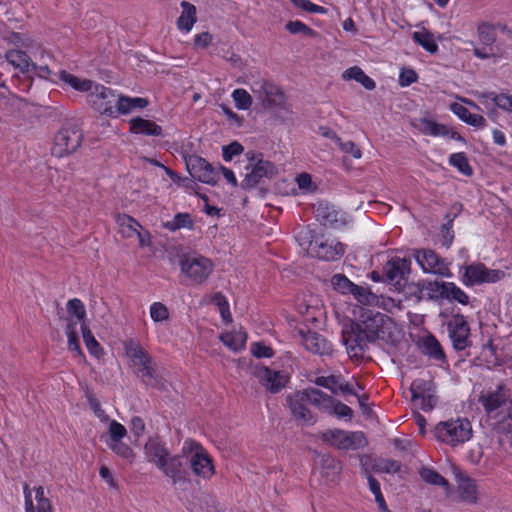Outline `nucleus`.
<instances>
[{
  "label": "nucleus",
  "instance_id": "40",
  "mask_svg": "<svg viewBox=\"0 0 512 512\" xmlns=\"http://www.w3.org/2000/svg\"><path fill=\"white\" fill-rule=\"evenodd\" d=\"M444 299L449 302H458L462 305H468L470 297L454 282H447Z\"/></svg>",
  "mask_w": 512,
  "mask_h": 512
},
{
  "label": "nucleus",
  "instance_id": "42",
  "mask_svg": "<svg viewBox=\"0 0 512 512\" xmlns=\"http://www.w3.org/2000/svg\"><path fill=\"white\" fill-rule=\"evenodd\" d=\"M447 282L430 280L423 284V289L427 291L428 298L431 300H443L445 298Z\"/></svg>",
  "mask_w": 512,
  "mask_h": 512
},
{
  "label": "nucleus",
  "instance_id": "54",
  "mask_svg": "<svg viewBox=\"0 0 512 512\" xmlns=\"http://www.w3.org/2000/svg\"><path fill=\"white\" fill-rule=\"evenodd\" d=\"M331 282L333 287L343 294L349 293L354 284L342 274L334 275L331 279Z\"/></svg>",
  "mask_w": 512,
  "mask_h": 512
},
{
  "label": "nucleus",
  "instance_id": "5",
  "mask_svg": "<svg viewBox=\"0 0 512 512\" xmlns=\"http://www.w3.org/2000/svg\"><path fill=\"white\" fill-rule=\"evenodd\" d=\"M319 437L324 444L339 450H357L368 444L362 431H346L334 428L321 432Z\"/></svg>",
  "mask_w": 512,
  "mask_h": 512
},
{
  "label": "nucleus",
  "instance_id": "11",
  "mask_svg": "<svg viewBox=\"0 0 512 512\" xmlns=\"http://www.w3.org/2000/svg\"><path fill=\"white\" fill-rule=\"evenodd\" d=\"M83 135L75 127H64L54 137L51 152L61 158L74 153L81 145Z\"/></svg>",
  "mask_w": 512,
  "mask_h": 512
},
{
  "label": "nucleus",
  "instance_id": "20",
  "mask_svg": "<svg viewBox=\"0 0 512 512\" xmlns=\"http://www.w3.org/2000/svg\"><path fill=\"white\" fill-rule=\"evenodd\" d=\"M289 409L295 419L304 423L314 424L316 416L308 409L309 397L306 389L296 391L287 397Z\"/></svg>",
  "mask_w": 512,
  "mask_h": 512
},
{
  "label": "nucleus",
  "instance_id": "3",
  "mask_svg": "<svg viewBox=\"0 0 512 512\" xmlns=\"http://www.w3.org/2000/svg\"><path fill=\"white\" fill-rule=\"evenodd\" d=\"M434 435L437 440L455 447L471 439L472 426L465 418L450 419L438 423Z\"/></svg>",
  "mask_w": 512,
  "mask_h": 512
},
{
  "label": "nucleus",
  "instance_id": "43",
  "mask_svg": "<svg viewBox=\"0 0 512 512\" xmlns=\"http://www.w3.org/2000/svg\"><path fill=\"white\" fill-rule=\"evenodd\" d=\"M66 335L68 338V349L75 352L77 355H82L77 331V321H74L72 318L68 319Z\"/></svg>",
  "mask_w": 512,
  "mask_h": 512
},
{
  "label": "nucleus",
  "instance_id": "22",
  "mask_svg": "<svg viewBox=\"0 0 512 512\" xmlns=\"http://www.w3.org/2000/svg\"><path fill=\"white\" fill-rule=\"evenodd\" d=\"M315 216L324 226L340 227L346 223L344 213L336 209L333 205L325 202H319L315 206Z\"/></svg>",
  "mask_w": 512,
  "mask_h": 512
},
{
  "label": "nucleus",
  "instance_id": "14",
  "mask_svg": "<svg viewBox=\"0 0 512 512\" xmlns=\"http://www.w3.org/2000/svg\"><path fill=\"white\" fill-rule=\"evenodd\" d=\"M496 25L489 22H481L477 25V38L482 47H477L472 41L469 43L474 46L473 54L481 60L490 59L495 56L494 45L497 40Z\"/></svg>",
  "mask_w": 512,
  "mask_h": 512
},
{
  "label": "nucleus",
  "instance_id": "51",
  "mask_svg": "<svg viewBox=\"0 0 512 512\" xmlns=\"http://www.w3.org/2000/svg\"><path fill=\"white\" fill-rule=\"evenodd\" d=\"M334 141L339 145L342 152L352 155L355 159H359L362 156L360 148L352 141L342 142L340 137L333 134Z\"/></svg>",
  "mask_w": 512,
  "mask_h": 512
},
{
  "label": "nucleus",
  "instance_id": "36",
  "mask_svg": "<svg viewBox=\"0 0 512 512\" xmlns=\"http://www.w3.org/2000/svg\"><path fill=\"white\" fill-rule=\"evenodd\" d=\"M59 78L73 89L81 92L91 91L95 84L91 80L79 78L72 75L71 73H68L67 71H61Z\"/></svg>",
  "mask_w": 512,
  "mask_h": 512
},
{
  "label": "nucleus",
  "instance_id": "56",
  "mask_svg": "<svg viewBox=\"0 0 512 512\" xmlns=\"http://www.w3.org/2000/svg\"><path fill=\"white\" fill-rule=\"evenodd\" d=\"M332 411L329 415L337 416L338 418H348L351 419L353 417V410L346 404L335 399Z\"/></svg>",
  "mask_w": 512,
  "mask_h": 512
},
{
  "label": "nucleus",
  "instance_id": "45",
  "mask_svg": "<svg viewBox=\"0 0 512 512\" xmlns=\"http://www.w3.org/2000/svg\"><path fill=\"white\" fill-rule=\"evenodd\" d=\"M367 480H368L369 489L375 497V502L378 505L379 511L391 512L385 502L384 496L381 492L380 483L378 482V480L370 474L367 476Z\"/></svg>",
  "mask_w": 512,
  "mask_h": 512
},
{
  "label": "nucleus",
  "instance_id": "59",
  "mask_svg": "<svg viewBox=\"0 0 512 512\" xmlns=\"http://www.w3.org/2000/svg\"><path fill=\"white\" fill-rule=\"evenodd\" d=\"M250 351L257 358H271L274 355L273 349L270 346L260 342L252 343Z\"/></svg>",
  "mask_w": 512,
  "mask_h": 512
},
{
  "label": "nucleus",
  "instance_id": "58",
  "mask_svg": "<svg viewBox=\"0 0 512 512\" xmlns=\"http://www.w3.org/2000/svg\"><path fill=\"white\" fill-rule=\"evenodd\" d=\"M490 99L497 105L500 109L512 113V96L508 94H490Z\"/></svg>",
  "mask_w": 512,
  "mask_h": 512
},
{
  "label": "nucleus",
  "instance_id": "7",
  "mask_svg": "<svg viewBox=\"0 0 512 512\" xmlns=\"http://www.w3.org/2000/svg\"><path fill=\"white\" fill-rule=\"evenodd\" d=\"M124 349L133 366L137 367L138 376L141 377L145 383H150L154 379L155 369L148 353L142 348L140 343L134 339L125 341Z\"/></svg>",
  "mask_w": 512,
  "mask_h": 512
},
{
  "label": "nucleus",
  "instance_id": "6",
  "mask_svg": "<svg viewBox=\"0 0 512 512\" xmlns=\"http://www.w3.org/2000/svg\"><path fill=\"white\" fill-rule=\"evenodd\" d=\"M461 281L467 287L484 283H495L504 278L502 270L489 269L483 263L477 262L460 268Z\"/></svg>",
  "mask_w": 512,
  "mask_h": 512
},
{
  "label": "nucleus",
  "instance_id": "55",
  "mask_svg": "<svg viewBox=\"0 0 512 512\" xmlns=\"http://www.w3.org/2000/svg\"><path fill=\"white\" fill-rule=\"evenodd\" d=\"M314 383L330 390L333 394L338 392L339 378L337 376H320L314 380Z\"/></svg>",
  "mask_w": 512,
  "mask_h": 512
},
{
  "label": "nucleus",
  "instance_id": "48",
  "mask_svg": "<svg viewBox=\"0 0 512 512\" xmlns=\"http://www.w3.org/2000/svg\"><path fill=\"white\" fill-rule=\"evenodd\" d=\"M235 106L239 110H248L252 105V97L245 89H235L232 92Z\"/></svg>",
  "mask_w": 512,
  "mask_h": 512
},
{
  "label": "nucleus",
  "instance_id": "63",
  "mask_svg": "<svg viewBox=\"0 0 512 512\" xmlns=\"http://www.w3.org/2000/svg\"><path fill=\"white\" fill-rule=\"evenodd\" d=\"M418 79L417 73L413 69L403 68L399 74V85L401 87H407L415 83Z\"/></svg>",
  "mask_w": 512,
  "mask_h": 512
},
{
  "label": "nucleus",
  "instance_id": "37",
  "mask_svg": "<svg viewBox=\"0 0 512 512\" xmlns=\"http://www.w3.org/2000/svg\"><path fill=\"white\" fill-rule=\"evenodd\" d=\"M221 341L233 351H239L244 348L247 335L242 330L232 331L220 336Z\"/></svg>",
  "mask_w": 512,
  "mask_h": 512
},
{
  "label": "nucleus",
  "instance_id": "34",
  "mask_svg": "<svg viewBox=\"0 0 512 512\" xmlns=\"http://www.w3.org/2000/svg\"><path fill=\"white\" fill-rule=\"evenodd\" d=\"M412 39L431 54H434L438 51V45L433 33L426 29L413 32Z\"/></svg>",
  "mask_w": 512,
  "mask_h": 512
},
{
  "label": "nucleus",
  "instance_id": "31",
  "mask_svg": "<svg viewBox=\"0 0 512 512\" xmlns=\"http://www.w3.org/2000/svg\"><path fill=\"white\" fill-rule=\"evenodd\" d=\"M5 58L9 64L22 73H30L31 67H34L31 58L22 50L11 49L6 52Z\"/></svg>",
  "mask_w": 512,
  "mask_h": 512
},
{
  "label": "nucleus",
  "instance_id": "49",
  "mask_svg": "<svg viewBox=\"0 0 512 512\" xmlns=\"http://www.w3.org/2000/svg\"><path fill=\"white\" fill-rule=\"evenodd\" d=\"M67 311L70 316H75L77 321L85 323L86 310L85 306L80 299L74 298L68 301Z\"/></svg>",
  "mask_w": 512,
  "mask_h": 512
},
{
  "label": "nucleus",
  "instance_id": "64",
  "mask_svg": "<svg viewBox=\"0 0 512 512\" xmlns=\"http://www.w3.org/2000/svg\"><path fill=\"white\" fill-rule=\"evenodd\" d=\"M222 151L223 159L229 162L232 160L234 156L240 155L243 152V146L235 141L230 143L229 145L224 146Z\"/></svg>",
  "mask_w": 512,
  "mask_h": 512
},
{
  "label": "nucleus",
  "instance_id": "2",
  "mask_svg": "<svg viewBox=\"0 0 512 512\" xmlns=\"http://www.w3.org/2000/svg\"><path fill=\"white\" fill-rule=\"evenodd\" d=\"M251 90L262 101L264 108L271 110L276 117L285 118L288 112L286 98L280 87L265 79L255 81Z\"/></svg>",
  "mask_w": 512,
  "mask_h": 512
},
{
  "label": "nucleus",
  "instance_id": "44",
  "mask_svg": "<svg viewBox=\"0 0 512 512\" xmlns=\"http://www.w3.org/2000/svg\"><path fill=\"white\" fill-rule=\"evenodd\" d=\"M81 331H82V336H83L85 346L88 349V351L90 352V354H92L93 356H96V357H99L100 355H102L103 350H102L100 344L98 343V341L93 336L90 329L87 327L86 323L81 324Z\"/></svg>",
  "mask_w": 512,
  "mask_h": 512
},
{
  "label": "nucleus",
  "instance_id": "15",
  "mask_svg": "<svg viewBox=\"0 0 512 512\" xmlns=\"http://www.w3.org/2000/svg\"><path fill=\"white\" fill-rule=\"evenodd\" d=\"M345 246L336 239L317 238L309 243L308 254L326 261H335L343 256Z\"/></svg>",
  "mask_w": 512,
  "mask_h": 512
},
{
  "label": "nucleus",
  "instance_id": "57",
  "mask_svg": "<svg viewBox=\"0 0 512 512\" xmlns=\"http://www.w3.org/2000/svg\"><path fill=\"white\" fill-rule=\"evenodd\" d=\"M400 468V462L393 459H383L376 464V470L383 473H397Z\"/></svg>",
  "mask_w": 512,
  "mask_h": 512
},
{
  "label": "nucleus",
  "instance_id": "32",
  "mask_svg": "<svg viewBox=\"0 0 512 512\" xmlns=\"http://www.w3.org/2000/svg\"><path fill=\"white\" fill-rule=\"evenodd\" d=\"M180 6L182 8V12L179 18L177 19V27L179 30L188 33L192 30L197 20V10L193 4L187 1H182Z\"/></svg>",
  "mask_w": 512,
  "mask_h": 512
},
{
  "label": "nucleus",
  "instance_id": "25",
  "mask_svg": "<svg viewBox=\"0 0 512 512\" xmlns=\"http://www.w3.org/2000/svg\"><path fill=\"white\" fill-rule=\"evenodd\" d=\"M144 454L148 462L157 468L171 455L166 444L158 437H150L145 446Z\"/></svg>",
  "mask_w": 512,
  "mask_h": 512
},
{
  "label": "nucleus",
  "instance_id": "47",
  "mask_svg": "<svg viewBox=\"0 0 512 512\" xmlns=\"http://www.w3.org/2000/svg\"><path fill=\"white\" fill-rule=\"evenodd\" d=\"M449 163L466 176H471L473 174V169L463 152L451 154L449 157Z\"/></svg>",
  "mask_w": 512,
  "mask_h": 512
},
{
  "label": "nucleus",
  "instance_id": "18",
  "mask_svg": "<svg viewBox=\"0 0 512 512\" xmlns=\"http://www.w3.org/2000/svg\"><path fill=\"white\" fill-rule=\"evenodd\" d=\"M410 392L412 402L416 407L424 411H430L435 407L437 398L434 395L433 385L430 381L415 379L411 383Z\"/></svg>",
  "mask_w": 512,
  "mask_h": 512
},
{
  "label": "nucleus",
  "instance_id": "39",
  "mask_svg": "<svg viewBox=\"0 0 512 512\" xmlns=\"http://www.w3.org/2000/svg\"><path fill=\"white\" fill-rule=\"evenodd\" d=\"M117 223L119 225V231L121 235L125 238L134 237L135 234L138 233V230L142 229L140 223L128 215L119 216Z\"/></svg>",
  "mask_w": 512,
  "mask_h": 512
},
{
  "label": "nucleus",
  "instance_id": "41",
  "mask_svg": "<svg viewBox=\"0 0 512 512\" xmlns=\"http://www.w3.org/2000/svg\"><path fill=\"white\" fill-rule=\"evenodd\" d=\"M194 222L189 213H177L171 220L163 224L169 231H176L181 228L192 229Z\"/></svg>",
  "mask_w": 512,
  "mask_h": 512
},
{
  "label": "nucleus",
  "instance_id": "13",
  "mask_svg": "<svg viewBox=\"0 0 512 512\" xmlns=\"http://www.w3.org/2000/svg\"><path fill=\"white\" fill-rule=\"evenodd\" d=\"M158 469L171 480L174 486L181 487L190 482L186 457L182 453L170 455Z\"/></svg>",
  "mask_w": 512,
  "mask_h": 512
},
{
  "label": "nucleus",
  "instance_id": "1",
  "mask_svg": "<svg viewBox=\"0 0 512 512\" xmlns=\"http://www.w3.org/2000/svg\"><path fill=\"white\" fill-rule=\"evenodd\" d=\"M360 322H354L342 332L343 343L351 357L361 358L369 343L376 340L388 341L392 319L380 312H367Z\"/></svg>",
  "mask_w": 512,
  "mask_h": 512
},
{
  "label": "nucleus",
  "instance_id": "27",
  "mask_svg": "<svg viewBox=\"0 0 512 512\" xmlns=\"http://www.w3.org/2000/svg\"><path fill=\"white\" fill-rule=\"evenodd\" d=\"M412 126L420 133L428 136H447L449 129L446 125L437 123L429 118H418L411 122Z\"/></svg>",
  "mask_w": 512,
  "mask_h": 512
},
{
  "label": "nucleus",
  "instance_id": "17",
  "mask_svg": "<svg viewBox=\"0 0 512 512\" xmlns=\"http://www.w3.org/2000/svg\"><path fill=\"white\" fill-rule=\"evenodd\" d=\"M186 166L190 175L202 183L215 185L220 179L219 171L202 157L190 156Z\"/></svg>",
  "mask_w": 512,
  "mask_h": 512
},
{
  "label": "nucleus",
  "instance_id": "9",
  "mask_svg": "<svg viewBox=\"0 0 512 512\" xmlns=\"http://www.w3.org/2000/svg\"><path fill=\"white\" fill-rule=\"evenodd\" d=\"M118 99L119 95L114 90L101 84H94L88 95V102L93 109L110 117H115Z\"/></svg>",
  "mask_w": 512,
  "mask_h": 512
},
{
  "label": "nucleus",
  "instance_id": "10",
  "mask_svg": "<svg viewBox=\"0 0 512 512\" xmlns=\"http://www.w3.org/2000/svg\"><path fill=\"white\" fill-rule=\"evenodd\" d=\"M213 269L212 261L201 255H188L181 261V271L195 284L205 282Z\"/></svg>",
  "mask_w": 512,
  "mask_h": 512
},
{
  "label": "nucleus",
  "instance_id": "23",
  "mask_svg": "<svg viewBox=\"0 0 512 512\" xmlns=\"http://www.w3.org/2000/svg\"><path fill=\"white\" fill-rule=\"evenodd\" d=\"M301 343L307 351L320 356H330L333 352L332 344L316 332L301 333Z\"/></svg>",
  "mask_w": 512,
  "mask_h": 512
},
{
  "label": "nucleus",
  "instance_id": "33",
  "mask_svg": "<svg viewBox=\"0 0 512 512\" xmlns=\"http://www.w3.org/2000/svg\"><path fill=\"white\" fill-rule=\"evenodd\" d=\"M148 105V100L141 97H126L120 96L118 99V105L116 112L120 114H128L136 108H145Z\"/></svg>",
  "mask_w": 512,
  "mask_h": 512
},
{
  "label": "nucleus",
  "instance_id": "4",
  "mask_svg": "<svg viewBox=\"0 0 512 512\" xmlns=\"http://www.w3.org/2000/svg\"><path fill=\"white\" fill-rule=\"evenodd\" d=\"M181 452L190 463L193 473L202 478H210L214 474L212 459L207 450L197 441L186 439Z\"/></svg>",
  "mask_w": 512,
  "mask_h": 512
},
{
  "label": "nucleus",
  "instance_id": "61",
  "mask_svg": "<svg viewBox=\"0 0 512 512\" xmlns=\"http://www.w3.org/2000/svg\"><path fill=\"white\" fill-rule=\"evenodd\" d=\"M292 2L298 8H301L302 10L310 12V13L324 14L327 12L326 8L316 5L309 0H292Z\"/></svg>",
  "mask_w": 512,
  "mask_h": 512
},
{
  "label": "nucleus",
  "instance_id": "50",
  "mask_svg": "<svg viewBox=\"0 0 512 512\" xmlns=\"http://www.w3.org/2000/svg\"><path fill=\"white\" fill-rule=\"evenodd\" d=\"M107 445L116 455L132 461L134 452L126 443L122 442V440L108 441Z\"/></svg>",
  "mask_w": 512,
  "mask_h": 512
},
{
  "label": "nucleus",
  "instance_id": "60",
  "mask_svg": "<svg viewBox=\"0 0 512 512\" xmlns=\"http://www.w3.org/2000/svg\"><path fill=\"white\" fill-rule=\"evenodd\" d=\"M127 434V430L124 425L117 422L116 420H112L109 424V441H117L122 440Z\"/></svg>",
  "mask_w": 512,
  "mask_h": 512
},
{
  "label": "nucleus",
  "instance_id": "16",
  "mask_svg": "<svg viewBox=\"0 0 512 512\" xmlns=\"http://www.w3.org/2000/svg\"><path fill=\"white\" fill-rule=\"evenodd\" d=\"M447 328L454 349L462 351L471 346L470 327L463 315H452L447 323Z\"/></svg>",
  "mask_w": 512,
  "mask_h": 512
},
{
  "label": "nucleus",
  "instance_id": "12",
  "mask_svg": "<svg viewBox=\"0 0 512 512\" xmlns=\"http://www.w3.org/2000/svg\"><path fill=\"white\" fill-rule=\"evenodd\" d=\"M414 258L424 273L448 278L452 277L449 263L435 251L431 249H418L414 251Z\"/></svg>",
  "mask_w": 512,
  "mask_h": 512
},
{
  "label": "nucleus",
  "instance_id": "52",
  "mask_svg": "<svg viewBox=\"0 0 512 512\" xmlns=\"http://www.w3.org/2000/svg\"><path fill=\"white\" fill-rule=\"evenodd\" d=\"M150 316L154 322H163L169 318L168 308L161 302H154L150 306Z\"/></svg>",
  "mask_w": 512,
  "mask_h": 512
},
{
  "label": "nucleus",
  "instance_id": "30",
  "mask_svg": "<svg viewBox=\"0 0 512 512\" xmlns=\"http://www.w3.org/2000/svg\"><path fill=\"white\" fill-rule=\"evenodd\" d=\"M306 392L309 397V404L316 407L320 412L329 415L335 399L316 388H307Z\"/></svg>",
  "mask_w": 512,
  "mask_h": 512
},
{
  "label": "nucleus",
  "instance_id": "8",
  "mask_svg": "<svg viewBox=\"0 0 512 512\" xmlns=\"http://www.w3.org/2000/svg\"><path fill=\"white\" fill-rule=\"evenodd\" d=\"M247 157L251 161L250 165L247 167L250 171L241 182L242 188H254L263 178H272L277 174L276 166L272 162L264 160L261 154L249 152L247 153Z\"/></svg>",
  "mask_w": 512,
  "mask_h": 512
},
{
  "label": "nucleus",
  "instance_id": "26",
  "mask_svg": "<svg viewBox=\"0 0 512 512\" xmlns=\"http://www.w3.org/2000/svg\"><path fill=\"white\" fill-rule=\"evenodd\" d=\"M508 397L507 391L502 387H498L494 391L482 393L479 397V402L482 404L485 411L491 414L505 404Z\"/></svg>",
  "mask_w": 512,
  "mask_h": 512
},
{
  "label": "nucleus",
  "instance_id": "35",
  "mask_svg": "<svg viewBox=\"0 0 512 512\" xmlns=\"http://www.w3.org/2000/svg\"><path fill=\"white\" fill-rule=\"evenodd\" d=\"M421 479L430 485L441 486L446 492L450 490L449 482L437 471L429 467H421L419 469Z\"/></svg>",
  "mask_w": 512,
  "mask_h": 512
},
{
  "label": "nucleus",
  "instance_id": "29",
  "mask_svg": "<svg viewBox=\"0 0 512 512\" xmlns=\"http://www.w3.org/2000/svg\"><path fill=\"white\" fill-rule=\"evenodd\" d=\"M422 353L436 361H445V353L436 337L432 334L423 336L420 340Z\"/></svg>",
  "mask_w": 512,
  "mask_h": 512
},
{
  "label": "nucleus",
  "instance_id": "53",
  "mask_svg": "<svg viewBox=\"0 0 512 512\" xmlns=\"http://www.w3.org/2000/svg\"><path fill=\"white\" fill-rule=\"evenodd\" d=\"M285 28L292 34L302 33L310 37H314L316 35V32L313 29H311L309 26L298 20L289 21L286 24Z\"/></svg>",
  "mask_w": 512,
  "mask_h": 512
},
{
  "label": "nucleus",
  "instance_id": "28",
  "mask_svg": "<svg viewBox=\"0 0 512 512\" xmlns=\"http://www.w3.org/2000/svg\"><path fill=\"white\" fill-rule=\"evenodd\" d=\"M129 129L131 133L142 134L146 136H161L163 132L161 126L151 120L141 117L130 119Z\"/></svg>",
  "mask_w": 512,
  "mask_h": 512
},
{
  "label": "nucleus",
  "instance_id": "21",
  "mask_svg": "<svg viewBox=\"0 0 512 512\" xmlns=\"http://www.w3.org/2000/svg\"><path fill=\"white\" fill-rule=\"evenodd\" d=\"M410 269V259L394 257L384 265L383 274L387 282L397 285L410 273Z\"/></svg>",
  "mask_w": 512,
  "mask_h": 512
},
{
  "label": "nucleus",
  "instance_id": "24",
  "mask_svg": "<svg viewBox=\"0 0 512 512\" xmlns=\"http://www.w3.org/2000/svg\"><path fill=\"white\" fill-rule=\"evenodd\" d=\"M456 481L457 494L460 501L475 505L478 502V487L476 481L462 472L456 474Z\"/></svg>",
  "mask_w": 512,
  "mask_h": 512
},
{
  "label": "nucleus",
  "instance_id": "62",
  "mask_svg": "<svg viewBox=\"0 0 512 512\" xmlns=\"http://www.w3.org/2000/svg\"><path fill=\"white\" fill-rule=\"evenodd\" d=\"M38 502L37 512H52V507L48 498L44 495V488L39 486L35 489Z\"/></svg>",
  "mask_w": 512,
  "mask_h": 512
},
{
  "label": "nucleus",
  "instance_id": "38",
  "mask_svg": "<svg viewBox=\"0 0 512 512\" xmlns=\"http://www.w3.org/2000/svg\"><path fill=\"white\" fill-rule=\"evenodd\" d=\"M343 79L355 80V81L361 83L368 90H373L376 86L374 80L372 78H370L369 76H367L364 73V71L357 66L347 69L343 73Z\"/></svg>",
  "mask_w": 512,
  "mask_h": 512
},
{
  "label": "nucleus",
  "instance_id": "19",
  "mask_svg": "<svg viewBox=\"0 0 512 512\" xmlns=\"http://www.w3.org/2000/svg\"><path fill=\"white\" fill-rule=\"evenodd\" d=\"M253 375L272 394L279 393L288 382V376L285 373L272 370L266 366H256Z\"/></svg>",
  "mask_w": 512,
  "mask_h": 512
},
{
  "label": "nucleus",
  "instance_id": "46",
  "mask_svg": "<svg viewBox=\"0 0 512 512\" xmlns=\"http://www.w3.org/2000/svg\"><path fill=\"white\" fill-rule=\"evenodd\" d=\"M321 467L322 472L324 475L331 480H334V478L340 473L341 471V465L338 460L335 458L325 455L321 459Z\"/></svg>",
  "mask_w": 512,
  "mask_h": 512
}]
</instances>
